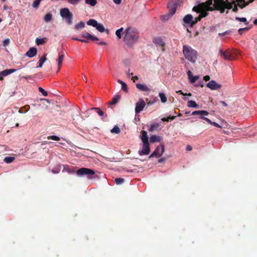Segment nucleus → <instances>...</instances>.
I'll return each instance as SVG.
<instances>
[{"label":"nucleus","instance_id":"1","mask_svg":"<svg viewBox=\"0 0 257 257\" xmlns=\"http://www.w3.org/2000/svg\"><path fill=\"white\" fill-rule=\"evenodd\" d=\"M139 38L138 33L133 28H128L125 30L124 41L129 45L136 42Z\"/></svg>","mask_w":257,"mask_h":257},{"label":"nucleus","instance_id":"2","mask_svg":"<svg viewBox=\"0 0 257 257\" xmlns=\"http://www.w3.org/2000/svg\"><path fill=\"white\" fill-rule=\"evenodd\" d=\"M183 52L186 59L194 63L197 59V52L193 49L191 47L184 45L183 47Z\"/></svg>","mask_w":257,"mask_h":257},{"label":"nucleus","instance_id":"3","mask_svg":"<svg viewBox=\"0 0 257 257\" xmlns=\"http://www.w3.org/2000/svg\"><path fill=\"white\" fill-rule=\"evenodd\" d=\"M213 0H208L205 3H202L199 4L197 6H194L192 11L197 13H200L202 10H209L212 11L214 10L213 8L210 7L212 4Z\"/></svg>","mask_w":257,"mask_h":257},{"label":"nucleus","instance_id":"4","mask_svg":"<svg viewBox=\"0 0 257 257\" xmlns=\"http://www.w3.org/2000/svg\"><path fill=\"white\" fill-rule=\"evenodd\" d=\"M182 4L181 0H175L169 3L168 5V9L169 10L168 15L172 16L176 11V9L178 7H180Z\"/></svg>","mask_w":257,"mask_h":257},{"label":"nucleus","instance_id":"5","mask_svg":"<svg viewBox=\"0 0 257 257\" xmlns=\"http://www.w3.org/2000/svg\"><path fill=\"white\" fill-rule=\"evenodd\" d=\"M76 175L78 176H86L89 179H91L92 176L95 174L93 170L87 168H81L79 169L76 172Z\"/></svg>","mask_w":257,"mask_h":257},{"label":"nucleus","instance_id":"6","mask_svg":"<svg viewBox=\"0 0 257 257\" xmlns=\"http://www.w3.org/2000/svg\"><path fill=\"white\" fill-rule=\"evenodd\" d=\"M87 24L91 26L96 29L100 32H103L105 31V28L101 24L98 23L97 21L94 19H90L87 22Z\"/></svg>","mask_w":257,"mask_h":257},{"label":"nucleus","instance_id":"7","mask_svg":"<svg viewBox=\"0 0 257 257\" xmlns=\"http://www.w3.org/2000/svg\"><path fill=\"white\" fill-rule=\"evenodd\" d=\"M165 147L164 146L162 145L160 146L157 147L154 152L149 156V158L153 157H160L162 156L164 152Z\"/></svg>","mask_w":257,"mask_h":257},{"label":"nucleus","instance_id":"8","mask_svg":"<svg viewBox=\"0 0 257 257\" xmlns=\"http://www.w3.org/2000/svg\"><path fill=\"white\" fill-rule=\"evenodd\" d=\"M214 10L219 11L221 13L224 12L223 0H214Z\"/></svg>","mask_w":257,"mask_h":257},{"label":"nucleus","instance_id":"9","mask_svg":"<svg viewBox=\"0 0 257 257\" xmlns=\"http://www.w3.org/2000/svg\"><path fill=\"white\" fill-rule=\"evenodd\" d=\"M146 103L145 101L142 99L140 98L139 102L136 104L135 112L136 113H140L145 107Z\"/></svg>","mask_w":257,"mask_h":257},{"label":"nucleus","instance_id":"10","mask_svg":"<svg viewBox=\"0 0 257 257\" xmlns=\"http://www.w3.org/2000/svg\"><path fill=\"white\" fill-rule=\"evenodd\" d=\"M150 152V144L148 143H144L143 145V149L142 150L139 151V154L140 155H148Z\"/></svg>","mask_w":257,"mask_h":257},{"label":"nucleus","instance_id":"11","mask_svg":"<svg viewBox=\"0 0 257 257\" xmlns=\"http://www.w3.org/2000/svg\"><path fill=\"white\" fill-rule=\"evenodd\" d=\"M183 23L186 25V27L189 26L192 27L193 16L191 14L186 15L183 19Z\"/></svg>","mask_w":257,"mask_h":257},{"label":"nucleus","instance_id":"12","mask_svg":"<svg viewBox=\"0 0 257 257\" xmlns=\"http://www.w3.org/2000/svg\"><path fill=\"white\" fill-rule=\"evenodd\" d=\"M207 87L211 90H218L221 87V85L217 83L214 80H211L207 84Z\"/></svg>","mask_w":257,"mask_h":257},{"label":"nucleus","instance_id":"13","mask_svg":"<svg viewBox=\"0 0 257 257\" xmlns=\"http://www.w3.org/2000/svg\"><path fill=\"white\" fill-rule=\"evenodd\" d=\"M153 42L157 45L162 47V51H165V43L160 37H156L153 39Z\"/></svg>","mask_w":257,"mask_h":257},{"label":"nucleus","instance_id":"14","mask_svg":"<svg viewBox=\"0 0 257 257\" xmlns=\"http://www.w3.org/2000/svg\"><path fill=\"white\" fill-rule=\"evenodd\" d=\"M61 16L64 19H67L70 16H72V13L70 12L68 8L61 9L60 11Z\"/></svg>","mask_w":257,"mask_h":257},{"label":"nucleus","instance_id":"15","mask_svg":"<svg viewBox=\"0 0 257 257\" xmlns=\"http://www.w3.org/2000/svg\"><path fill=\"white\" fill-rule=\"evenodd\" d=\"M17 71L15 69H6L0 72V80L2 81L4 80L3 77L6 76L13 72Z\"/></svg>","mask_w":257,"mask_h":257},{"label":"nucleus","instance_id":"16","mask_svg":"<svg viewBox=\"0 0 257 257\" xmlns=\"http://www.w3.org/2000/svg\"><path fill=\"white\" fill-rule=\"evenodd\" d=\"M220 54L223 56L225 60H231L232 59L233 56L229 50H228L225 51H223L222 50H220Z\"/></svg>","mask_w":257,"mask_h":257},{"label":"nucleus","instance_id":"17","mask_svg":"<svg viewBox=\"0 0 257 257\" xmlns=\"http://www.w3.org/2000/svg\"><path fill=\"white\" fill-rule=\"evenodd\" d=\"M37 50L35 47H32L26 52V55L30 58H32L36 55Z\"/></svg>","mask_w":257,"mask_h":257},{"label":"nucleus","instance_id":"18","mask_svg":"<svg viewBox=\"0 0 257 257\" xmlns=\"http://www.w3.org/2000/svg\"><path fill=\"white\" fill-rule=\"evenodd\" d=\"M235 4L234 1H231L230 2L229 0H223V7L224 10L227 9L230 10L232 8V5Z\"/></svg>","mask_w":257,"mask_h":257},{"label":"nucleus","instance_id":"19","mask_svg":"<svg viewBox=\"0 0 257 257\" xmlns=\"http://www.w3.org/2000/svg\"><path fill=\"white\" fill-rule=\"evenodd\" d=\"M187 75L191 83H194L199 78L198 76H193L190 70L187 71Z\"/></svg>","mask_w":257,"mask_h":257},{"label":"nucleus","instance_id":"20","mask_svg":"<svg viewBox=\"0 0 257 257\" xmlns=\"http://www.w3.org/2000/svg\"><path fill=\"white\" fill-rule=\"evenodd\" d=\"M136 87L142 91H149L150 90L148 86L145 84H136Z\"/></svg>","mask_w":257,"mask_h":257},{"label":"nucleus","instance_id":"21","mask_svg":"<svg viewBox=\"0 0 257 257\" xmlns=\"http://www.w3.org/2000/svg\"><path fill=\"white\" fill-rule=\"evenodd\" d=\"M141 134V136H140V138L143 143H148V137L147 132L145 131H142Z\"/></svg>","mask_w":257,"mask_h":257},{"label":"nucleus","instance_id":"22","mask_svg":"<svg viewBox=\"0 0 257 257\" xmlns=\"http://www.w3.org/2000/svg\"><path fill=\"white\" fill-rule=\"evenodd\" d=\"M192 114L193 115H200L201 116L208 115L209 112L206 110H195L192 112Z\"/></svg>","mask_w":257,"mask_h":257},{"label":"nucleus","instance_id":"23","mask_svg":"<svg viewBox=\"0 0 257 257\" xmlns=\"http://www.w3.org/2000/svg\"><path fill=\"white\" fill-rule=\"evenodd\" d=\"M64 58V52H62L61 54H59V57L58 59V70H60L61 64L62 63V62L63 61Z\"/></svg>","mask_w":257,"mask_h":257},{"label":"nucleus","instance_id":"24","mask_svg":"<svg viewBox=\"0 0 257 257\" xmlns=\"http://www.w3.org/2000/svg\"><path fill=\"white\" fill-rule=\"evenodd\" d=\"M117 82L121 85V89L125 92H127L128 88L126 83L119 79L117 80Z\"/></svg>","mask_w":257,"mask_h":257},{"label":"nucleus","instance_id":"25","mask_svg":"<svg viewBox=\"0 0 257 257\" xmlns=\"http://www.w3.org/2000/svg\"><path fill=\"white\" fill-rule=\"evenodd\" d=\"M150 141L151 143L159 142L161 141V138L156 135H152L150 138Z\"/></svg>","mask_w":257,"mask_h":257},{"label":"nucleus","instance_id":"26","mask_svg":"<svg viewBox=\"0 0 257 257\" xmlns=\"http://www.w3.org/2000/svg\"><path fill=\"white\" fill-rule=\"evenodd\" d=\"M120 98V96L115 95L113 97L112 100L108 102L110 105H114L118 101Z\"/></svg>","mask_w":257,"mask_h":257},{"label":"nucleus","instance_id":"27","mask_svg":"<svg viewBox=\"0 0 257 257\" xmlns=\"http://www.w3.org/2000/svg\"><path fill=\"white\" fill-rule=\"evenodd\" d=\"M46 56H47V54H44L43 56L42 57V58L39 60V65L38 66V67H42L44 63L47 60V58H46Z\"/></svg>","mask_w":257,"mask_h":257},{"label":"nucleus","instance_id":"28","mask_svg":"<svg viewBox=\"0 0 257 257\" xmlns=\"http://www.w3.org/2000/svg\"><path fill=\"white\" fill-rule=\"evenodd\" d=\"M52 15L50 13H48L46 14L44 17V20L45 22L48 23L52 21Z\"/></svg>","mask_w":257,"mask_h":257},{"label":"nucleus","instance_id":"29","mask_svg":"<svg viewBox=\"0 0 257 257\" xmlns=\"http://www.w3.org/2000/svg\"><path fill=\"white\" fill-rule=\"evenodd\" d=\"M85 3L91 7H94L97 4V0H85Z\"/></svg>","mask_w":257,"mask_h":257},{"label":"nucleus","instance_id":"30","mask_svg":"<svg viewBox=\"0 0 257 257\" xmlns=\"http://www.w3.org/2000/svg\"><path fill=\"white\" fill-rule=\"evenodd\" d=\"M30 109V106L29 105H26L22 107L21 109H19V112L20 113L23 112H27Z\"/></svg>","mask_w":257,"mask_h":257},{"label":"nucleus","instance_id":"31","mask_svg":"<svg viewBox=\"0 0 257 257\" xmlns=\"http://www.w3.org/2000/svg\"><path fill=\"white\" fill-rule=\"evenodd\" d=\"M159 96L161 99V101L162 103H164L167 102V98L165 94L163 93H159Z\"/></svg>","mask_w":257,"mask_h":257},{"label":"nucleus","instance_id":"32","mask_svg":"<svg viewBox=\"0 0 257 257\" xmlns=\"http://www.w3.org/2000/svg\"><path fill=\"white\" fill-rule=\"evenodd\" d=\"M235 19L238 21L244 23L245 25H248L249 24L245 18H240L236 17Z\"/></svg>","mask_w":257,"mask_h":257},{"label":"nucleus","instance_id":"33","mask_svg":"<svg viewBox=\"0 0 257 257\" xmlns=\"http://www.w3.org/2000/svg\"><path fill=\"white\" fill-rule=\"evenodd\" d=\"M187 106L189 107H197L198 105L195 101L193 100H189L187 103Z\"/></svg>","mask_w":257,"mask_h":257},{"label":"nucleus","instance_id":"34","mask_svg":"<svg viewBox=\"0 0 257 257\" xmlns=\"http://www.w3.org/2000/svg\"><path fill=\"white\" fill-rule=\"evenodd\" d=\"M110 132L111 133L118 134L120 132V129L118 126L115 125L111 130Z\"/></svg>","mask_w":257,"mask_h":257},{"label":"nucleus","instance_id":"35","mask_svg":"<svg viewBox=\"0 0 257 257\" xmlns=\"http://www.w3.org/2000/svg\"><path fill=\"white\" fill-rule=\"evenodd\" d=\"M208 11H210L209 10H202L201 12H200L199 16L202 19L203 18L206 17L207 16H208Z\"/></svg>","mask_w":257,"mask_h":257},{"label":"nucleus","instance_id":"36","mask_svg":"<svg viewBox=\"0 0 257 257\" xmlns=\"http://www.w3.org/2000/svg\"><path fill=\"white\" fill-rule=\"evenodd\" d=\"M91 109L94 110L96 111V112H97L100 116H103L104 115V112L102 110H101L99 108L92 107Z\"/></svg>","mask_w":257,"mask_h":257},{"label":"nucleus","instance_id":"37","mask_svg":"<svg viewBox=\"0 0 257 257\" xmlns=\"http://www.w3.org/2000/svg\"><path fill=\"white\" fill-rule=\"evenodd\" d=\"M85 27V24L83 22H80L77 24H76L75 26V29H81Z\"/></svg>","mask_w":257,"mask_h":257},{"label":"nucleus","instance_id":"38","mask_svg":"<svg viewBox=\"0 0 257 257\" xmlns=\"http://www.w3.org/2000/svg\"><path fill=\"white\" fill-rule=\"evenodd\" d=\"M114 181L117 185H120L124 183V180L122 178H117L115 179Z\"/></svg>","mask_w":257,"mask_h":257},{"label":"nucleus","instance_id":"39","mask_svg":"<svg viewBox=\"0 0 257 257\" xmlns=\"http://www.w3.org/2000/svg\"><path fill=\"white\" fill-rule=\"evenodd\" d=\"M91 35L88 32L83 33L82 34V37L83 38H86L87 40H90Z\"/></svg>","mask_w":257,"mask_h":257},{"label":"nucleus","instance_id":"40","mask_svg":"<svg viewBox=\"0 0 257 257\" xmlns=\"http://www.w3.org/2000/svg\"><path fill=\"white\" fill-rule=\"evenodd\" d=\"M15 160V158L13 157H7L4 159V161L7 163H10Z\"/></svg>","mask_w":257,"mask_h":257},{"label":"nucleus","instance_id":"41","mask_svg":"<svg viewBox=\"0 0 257 257\" xmlns=\"http://www.w3.org/2000/svg\"><path fill=\"white\" fill-rule=\"evenodd\" d=\"M42 0H34L32 6L34 8L37 9L40 4Z\"/></svg>","mask_w":257,"mask_h":257},{"label":"nucleus","instance_id":"42","mask_svg":"<svg viewBox=\"0 0 257 257\" xmlns=\"http://www.w3.org/2000/svg\"><path fill=\"white\" fill-rule=\"evenodd\" d=\"M175 117L176 116H170L168 117H163L161 119V120L163 121H169V120H174L175 118Z\"/></svg>","mask_w":257,"mask_h":257},{"label":"nucleus","instance_id":"43","mask_svg":"<svg viewBox=\"0 0 257 257\" xmlns=\"http://www.w3.org/2000/svg\"><path fill=\"white\" fill-rule=\"evenodd\" d=\"M123 30V28L122 27V28L118 29L117 30H116V31L115 32L116 35L118 37V38L119 39H120L121 38V32H122Z\"/></svg>","mask_w":257,"mask_h":257},{"label":"nucleus","instance_id":"44","mask_svg":"<svg viewBox=\"0 0 257 257\" xmlns=\"http://www.w3.org/2000/svg\"><path fill=\"white\" fill-rule=\"evenodd\" d=\"M36 43L37 45H40L42 44H43L45 43L44 39V38H37L36 40Z\"/></svg>","mask_w":257,"mask_h":257},{"label":"nucleus","instance_id":"45","mask_svg":"<svg viewBox=\"0 0 257 257\" xmlns=\"http://www.w3.org/2000/svg\"><path fill=\"white\" fill-rule=\"evenodd\" d=\"M201 18L199 15L197 17L195 18L194 19H193V22H192V27L197 24L199 21H200L201 20Z\"/></svg>","mask_w":257,"mask_h":257},{"label":"nucleus","instance_id":"46","mask_svg":"<svg viewBox=\"0 0 257 257\" xmlns=\"http://www.w3.org/2000/svg\"><path fill=\"white\" fill-rule=\"evenodd\" d=\"M48 140H52L54 141H58L60 140V138L56 136H50L47 137Z\"/></svg>","mask_w":257,"mask_h":257},{"label":"nucleus","instance_id":"47","mask_svg":"<svg viewBox=\"0 0 257 257\" xmlns=\"http://www.w3.org/2000/svg\"><path fill=\"white\" fill-rule=\"evenodd\" d=\"M158 124H152L150 125V127L149 128V132H153L155 128L158 127Z\"/></svg>","mask_w":257,"mask_h":257},{"label":"nucleus","instance_id":"48","mask_svg":"<svg viewBox=\"0 0 257 257\" xmlns=\"http://www.w3.org/2000/svg\"><path fill=\"white\" fill-rule=\"evenodd\" d=\"M39 91L45 96H47L48 93L47 92L41 87H39L38 88Z\"/></svg>","mask_w":257,"mask_h":257},{"label":"nucleus","instance_id":"49","mask_svg":"<svg viewBox=\"0 0 257 257\" xmlns=\"http://www.w3.org/2000/svg\"><path fill=\"white\" fill-rule=\"evenodd\" d=\"M10 43V40L9 38H7L5 39L3 42V45L4 46L6 47L8 46Z\"/></svg>","mask_w":257,"mask_h":257},{"label":"nucleus","instance_id":"50","mask_svg":"<svg viewBox=\"0 0 257 257\" xmlns=\"http://www.w3.org/2000/svg\"><path fill=\"white\" fill-rule=\"evenodd\" d=\"M67 1L69 3L73 5H77L79 2V0H67Z\"/></svg>","mask_w":257,"mask_h":257},{"label":"nucleus","instance_id":"51","mask_svg":"<svg viewBox=\"0 0 257 257\" xmlns=\"http://www.w3.org/2000/svg\"><path fill=\"white\" fill-rule=\"evenodd\" d=\"M72 18H73V15L72 16H70V17H69L67 19H65L66 20L67 23L69 25H71L72 23Z\"/></svg>","mask_w":257,"mask_h":257},{"label":"nucleus","instance_id":"52","mask_svg":"<svg viewBox=\"0 0 257 257\" xmlns=\"http://www.w3.org/2000/svg\"><path fill=\"white\" fill-rule=\"evenodd\" d=\"M204 116H205V115L201 116H200V118H201V119H204V120H206V121L207 122H208L209 124H212V121L210 119H209V118H207V117H204Z\"/></svg>","mask_w":257,"mask_h":257},{"label":"nucleus","instance_id":"53","mask_svg":"<svg viewBox=\"0 0 257 257\" xmlns=\"http://www.w3.org/2000/svg\"><path fill=\"white\" fill-rule=\"evenodd\" d=\"M248 4V3H242V4H237L238 6L240 7L241 9H243L246 6H247Z\"/></svg>","mask_w":257,"mask_h":257},{"label":"nucleus","instance_id":"54","mask_svg":"<svg viewBox=\"0 0 257 257\" xmlns=\"http://www.w3.org/2000/svg\"><path fill=\"white\" fill-rule=\"evenodd\" d=\"M234 5V7L233 8L232 7V11L236 13L238 11V8H237L238 5H237V4L236 5L235 4Z\"/></svg>","mask_w":257,"mask_h":257},{"label":"nucleus","instance_id":"55","mask_svg":"<svg viewBox=\"0 0 257 257\" xmlns=\"http://www.w3.org/2000/svg\"><path fill=\"white\" fill-rule=\"evenodd\" d=\"M196 86H200V87H203L204 86V82L203 81H200L198 82V84H196Z\"/></svg>","mask_w":257,"mask_h":257},{"label":"nucleus","instance_id":"56","mask_svg":"<svg viewBox=\"0 0 257 257\" xmlns=\"http://www.w3.org/2000/svg\"><path fill=\"white\" fill-rule=\"evenodd\" d=\"M90 40L92 41H98L99 39L97 37L91 35Z\"/></svg>","mask_w":257,"mask_h":257},{"label":"nucleus","instance_id":"57","mask_svg":"<svg viewBox=\"0 0 257 257\" xmlns=\"http://www.w3.org/2000/svg\"><path fill=\"white\" fill-rule=\"evenodd\" d=\"M249 29H250L249 27H245L243 28H240L239 31H247L249 30Z\"/></svg>","mask_w":257,"mask_h":257},{"label":"nucleus","instance_id":"58","mask_svg":"<svg viewBox=\"0 0 257 257\" xmlns=\"http://www.w3.org/2000/svg\"><path fill=\"white\" fill-rule=\"evenodd\" d=\"M211 124L217 127H219V128L221 127V126L219 124H218L217 123H216L215 122H212Z\"/></svg>","mask_w":257,"mask_h":257},{"label":"nucleus","instance_id":"59","mask_svg":"<svg viewBox=\"0 0 257 257\" xmlns=\"http://www.w3.org/2000/svg\"><path fill=\"white\" fill-rule=\"evenodd\" d=\"M186 150L187 151H191V150H192V147L190 145H188L186 146Z\"/></svg>","mask_w":257,"mask_h":257},{"label":"nucleus","instance_id":"60","mask_svg":"<svg viewBox=\"0 0 257 257\" xmlns=\"http://www.w3.org/2000/svg\"><path fill=\"white\" fill-rule=\"evenodd\" d=\"M204 80L205 81H209V79H210V76L209 75H206L205 76H204Z\"/></svg>","mask_w":257,"mask_h":257},{"label":"nucleus","instance_id":"61","mask_svg":"<svg viewBox=\"0 0 257 257\" xmlns=\"http://www.w3.org/2000/svg\"><path fill=\"white\" fill-rule=\"evenodd\" d=\"M113 2L117 5H119L121 3V0H113Z\"/></svg>","mask_w":257,"mask_h":257},{"label":"nucleus","instance_id":"62","mask_svg":"<svg viewBox=\"0 0 257 257\" xmlns=\"http://www.w3.org/2000/svg\"><path fill=\"white\" fill-rule=\"evenodd\" d=\"M236 2H237V4L245 3L244 0H236Z\"/></svg>","mask_w":257,"mask_h":257},{"label":"nucleus","instance_id":"63","mask_svg":"<svg viewBox=\"0 0 257 257\" xmlns=\"http://www.w3.org/2000/svg\"><path fill=\"white\" fill-rule=\"evenodd\" d=\"M139 79V77L137 76H133L132 78V80H133L134 82H135L136 80H138Z\"/></svg>","mask_w":257,"mask_h":257},{"label":"nucleus","instance_id":"64","mask_svg":"<svg viewBox=\"0 0 257 257\" xmlns=\"http://www.w3.org/2000/svg\"><path fill=\"white\" fill-rule=\"evenodd\" d=\"M220 103L223 106H227V104L225 102L223 101H220Z\"/></svg>","mask_w":257,"mask_h":257}]
</instances>
